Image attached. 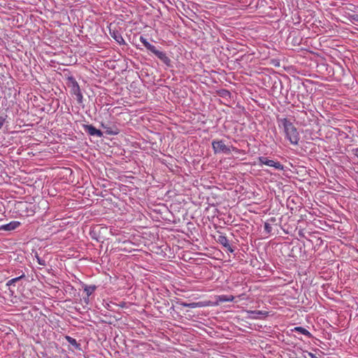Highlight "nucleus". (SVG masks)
Here are the masks:
<instances>
[{"label": "nucleus", "instance_id": "nucleus-7", "mask_svg": "<svg viewBox=\"0 0 358 358\" xmlns=\"http://www.w3.org/2000/svg\"><path fill=\"white\" fill-rule=\"evenodd\" d=\"M217 242L222 245L229 252L232 253L234 252V250L230 245L227 236L223 235L219 236L217 238Z\"/></svg>", "mask_w": 358, "mask_h": 358}, {"label": "nucleus", "instance_id": "nucleus-6", "mask_svg": "<svg viewBox=\"0 0 358 358\" xmlns=\"http://www.w3.org/2000/svg\"><path fill=\"white\" fill-rule=\"evenodd\" d=\"M71 93L76 96L78 103H81L83 102V96L80 91V86L73 78H71Z\"/></svg>", "mask_w": 358, "mask_h": 358}, {"label": "nucleus", "instance_id": "nucleus-16", "mask_svg": "<svg viewBox=\"0 0 358 358\" xmlns=\"http://www.w3.org/2000/svg\"><path fill=\"white\" fill-rule=\"evenodd\" d=\"M66 339L70 344L73 345H77V342L75 338H73L72 337L67 336H66Z\"/></svg>", "mask_w": 358, "mask_h": 358}, {"label": "nucleus", "instance_id": "nucleus-9", "mask_svg": "<svg viewBox=\"0 0 358 358\" xmlns=\"http://www.w3.org/2000/svg\"><path fill=\"white\" fill-rule=\"evenodd\" d=\"M85 131L88 132V134L91 136H96L98 137H101L103 136V133L99 130L96 129L92 125H85Z\"/></svg>", "mask_w": 358, "mask_h": 358}, {"label": "nucleus", "instance_id": "nucleus-2", "mask_svg": "<svg viewBox=\"0 0 358 358\" xmlns=\"http://www.w3.org/2000/svg\"><path fill=\"white\" fill-rule=\"evenodd\" d=\"M139 40L148 50L155 54L161 61L167 65L169 64L171 59L167 57L165 52L157 50L156 47L150 43L143 36H140Z\"/></svg>", "mask_w": 358, "mask_h": 358}, {"label": "nucleus", "instance_id": "nucleus-18", "mask_svg": "<svg viewBox=\"0 0 358 358\" xmlns=\"http://www.w3.org/2000/svg\"><path fill=\"white\" fill-rule=\"evenodd\" d=\"M38 263L41 266H45V261L39 257H36Z\"/></svg>", "mask_w": 358, "mask_h": 358}, {"label": "nucleus", "instance_id": "nucleus-4", "mask_svg": "<svg viewBox=\"0 0 358 358\" xmlns=\"http://www.w3.org/2000/svg\"><path fill=\"white\" fill-rule=\"evenodd\" d=\"M259 162L260 165H266L268 166L274 167L277 170H283L284 166L279 162H276L272 159H268L265 157H259Z\"/></svg>", "mask_w": 358, "mask_h": 358}, {"label": "nucleus", "instance_id": "nucleus-12", "mask_svg": "<svg viewBox=\"0 0 358 358\" xmlns=\"http://www.w3.org/2000/svg\"><path fill=\"white\" fill-rule=\"evenodd\" d=\"M95 289V286H86L84 289V291L87 296H90L94 292Z\"/></svg>", "mask_w": 358, "mask_h": 358}, {"label": "nucleus", "instance_id": "nucleus-21", "mask_svg": "<svg viewBox=\"0 0 358 358\" xmlns=\"http://www.w3.org/2000/svg\"><path fill=\"white\" fill-rule=\"evenodd\" d=\"M308 355L310 356V358H316L315 355L312 352H309Z\"/></svg>", "mask_w": 358, "mask_h": 358}, {"label": "nucleus", "instance_id": "nucleus-14", "mask_svg": "<svg viewBox=\"0 0 358 358\" xmlns=\"http://www.w3.org/2000/svg\"><path fill=\"white\" fill-rule=\"evenodd\" d=\"M24 276V275H22L20 277L10 279V280L8 281L7 285H11L14 284L15 282L18 281L20 279L22 278Z\"/></svg>", "mask_w": 358, "mask_h": 358}, {"label": "nucleus", "instance_id": "nucleus-20", "mask_svg": "<svg viewBox=\"0 0 358 358\" xmlns=\"http://www.w3.org/2000/svg\"><path fill=\"white\" fill-rule=\"evenodd\" d=\"M106 132L108 134H117L118 132L117 130L115 131H112V130H108L107 129Z\"/></svg>", "mask_w": 358, "mask_h": 358}, {"label": "nucleus", "instance_id": "nucleus-8", "mask_svg": "<svg viewBox=\"0 0 358 358\" xmlns=\"http://www.w3.org/2000/svg\"><path fill=\"white\" fill-rule=\"evenodd\" d=\"M20 226V222L18 221H12L8 224L1 225L0 229L4 231H13Z\"/></svg>", "mask_w": 358, "mask_h": 358}, {"label": "nucleus", "instance_id": "nucleus-11", "mask_svg": "<svg viewBox=\"0 0 358 358\" xmlns=\"http://www.w3.org/2000/svg\"><path fill=\"white\" fill-rule=\"evenodd\" d=\"M294 331L296 332H300L301 334L308 336V338L312 337V334L305 328L302 327H296L294 328Z\"/></svg>", "mask_w": 358, "mask_h": 358}, {"label": "nucleus", "instance_id": "nucleus-10", "mask_svg": "<svg viewBox=\"0 0 358 358\" xmlns=\"http://www.w3.org/2000/svg\"><path fill=\"white\" fill-rule=\"evenodd\" d=\"M217 303L233 301L234 296L233 295H219L216 296Z\"/></svg>", "mask_w": 358, "mask_h": 358}, {"label": "nucleus", "instance_id": "nucleus-17", "mask_svg": "<svg viewBox=\"0 0 358 358\" xmlns=\"http://www.w3.org/2000/svg\"><path fill=\"white\" fill-rule=\"evenodd\" d=\"M114 38L115 39V41L117 42H118L119 43H121L122 42H124V39L122 38V37L120 36V35H118V36H114Z\"/></svg>", "mask_w": 358, "mask_h": 358}, {"label": "nucleus", "instance_id": "nucleus-19", "mask_svg": "<svg viewBox=\"0 0 358 358\" xmlns=\"http://www.w3.org/2000/svg\"><path fill=\"white\" fill-rule=\"evenodd\" d=\"M4 122H5V118H3L2 116H0V129L2 128Z\"/></svg>", "mask_w": 358, "mask_h": 358}, {"label": "nucleus", "instance_id": "nucleus-22", "mask_svg": "<svg viewBox=\"0 0 358 358\" xmlns=\"http://www.w3.org/2000/svg\"><path fill=\"white\" fill-rule=\"evenodd\" d=\"M252 313H257V314H262V311H257V312H252Z\"/></svg>", "mask_w": 358, "mask_h": 358}, {"label": "nucleus", "instance_id": "nucleus-15", "mask_svg": "<svg viewBox=\"0 0 358 358\" xmlns=\"http://www.w3.org/2000/svg\"><path fill=\"white\" fill-rule=\"evenodd\" d=\"M264 230L267 234H270L272 231L271 225L268 222H265L264 223Z\"/></svg>", "mask_w": 358, "mask_h": 358}, {"label": "nucleus", "instance_id": "nucleus-1", "mask_svg": "<svg viewBox=\"0 0 358 358\" xmlns=\"http://www.w3.org/2000/svg\"><path fill=\"white\" fill-rule=\"evenodd\" d=\"M279 127L283 129L286 138L292 145H297L300 136L293 122L287 118L278 119Z\"/></svg>", "mask_w": 358, "mask_h": 358}, {"label": "nucleus", "instance_id": "nucleus-3", "mask_svg": "<svg viewBox=\"0 0 358 358\" xmlns=\"http://www.w3.org/2000/svg\"><path fill=\"white\" fill-rule=\"evenodd\" d=\"M139 40L148 50L155 54L161 61L167 65L169 64L171 59L167 57L165 52L157 50L156 47L150 43L143 36H140Z\"/></svg>", "mask_w": 358, "mask_h": 358}, {"label": "nucleus", "instance_id": "nucleus-23", "mask_svg": "<svg viewBox=\"0 0 358 358\" xmlns=\"http://www.w3.org/2000/svg\"><path fill=\"white\" fill-rule=\"evenodd\" d=\"M357 157H358V155H357Z\"/></svg>", "mask_w": 358, "mask_h": 358}, {"label": "nucleus", "instance_id": "nucleus-13", "mask_svg": "<svg viewBox=\"0 0 358 358\" xmlns=\"http://www.w3.org/2000/svg\"><path fill=\"white\" fill-rule=\"evenodd\" d=\"M208 304H196V303H184V304H182V306L184 307H189V308H196V307H202V306H208Z\"/></svg>", "mask_w": 358, "mask_h": 358}, {"label": "nucleus", "instance_id": "nucleus-5", "mask_svg": "<svg viewBox=\"0 0 358 358\" xmlns=\"http://www.w3.org/2000/svg\"><path fill=\"white\" fill-rule=\"evenodd\" d=\"M212 147L215 153L223 152L229 154L231 152L230 148L222 141H213L212 142Z\"/></svg>", "mask_w": 358, "mask_h": 358}]
</instances>
